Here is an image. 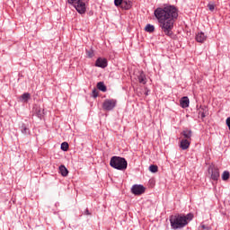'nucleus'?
<instances>
[{
  "label": "nucleus",
  "mask_w": 230,
  "mask_h": 230,
  "mask_svg": "<svg viewBox=\"0 0 230 230\" xmlns=\"http://www.w3.org/2000/svg\"><path fill=\"white\" fill-rule=\"evenodd\" d=\"M154 14L164 35L172 37V35H173V24H175V21H177V17H179V10H177V7H175V5L157 7Z\"/></svg>",
  "instance_id": "nucleus-1"
},
{
  "label": "nucleus",
  "mask_w": 230,
  "mask_h": 230,
  "mask_svg": "<svg viewBox=\"0 0 230 230\" xmlns=\"http://www.w3.org/2000/svg\"><path fill=\"white\" fill-rule=\"evenodd\" d=\"M170 223L172 229H182L188 226V222L193 220V214H178L170 217Z\"/></svg>",
  "instance_id": "nucleus-2"
},
{
  "label": "nucleus",
  "mask_w": 230,
  "mask_h": 230,
  "mask_svg": "<svg viewBox=\"0 0 230 230\" xmlns=\"http://www.w3.org/2000/svg\"><path fill=\"white\" fill-rule=\"evenodd\" d=\"M110 166H111V168H114L115 170H120L121 172H123L127 168V166H128V164L124 157L112 156L110 161Z\"/></svg>",
  "instance_id": "nucleus-3"
},
{
  "label": "nucleus",
  "mask_w": 230,
  "mask_h": 230,
  "mask_svg": "<svg viewBox=\"0 0 230 230\" xmlns=\"http://www.w3.org/2000/svg\"><path fill=\"white\" fill-rule=\"evenodd\" d=\"M68 4L75 6L76 12L81 15L85 13L87 8L85 7V0H67Z\"/></svg>",
  "instance_id": "nucleus-4"
},
{
  "label": "nucleus",
  "mask_w": 230,
  "mask_h": 230,
  "mask_svg": "<svg viewBox=\"0 0 230 230\" xmlns=\"http://www.w3.org/2000/svg\"><path fill=\"white\" fill-rule=\"evenodd\" d=\"M117 101L114 99H106L102 103L103 111H113L116 107Z\"/></svg>",
  "instance_id": "nucleus-5"
},
{
  "label": "nucleus",
  "mask_w": 230,
  "mask_h": 230,
  "mask_svg": "<svg viewBox=\"0 0 230 230\" xmlns=\"http://www.w3.org/2000/svg\"><path fill=\"white\" fill-rule=\"evenodd\" d=\"M208 173L212 181H218V179H220V171L218 170V167L210 165L208 167Z\"/></svg>",
  "instance_id": "nucleus-6"
},
{
  "label": "nucleus",
  "mask_w": 230,
  "mask_h": 230,
  "mask_svg": "<svg viewBox=\"0 0 230 230\" xmlns=\"http://www.w3.org/2000/svg\"><path fill=\"white\" fill-rule=\"evenodd\" d=\"M146 190V188H145V186L141 184H135L131 188V193H133V195H143V193H145Z\"/></svg>",
  "instance_id": "nucleus-7"
},
{
  "label": "nucleus",
  "mask_w": 230,
  "mask_h": 230,
  "mask_svg": "<svg viewBox=\"0 0 230 230\" xmlns=\"http://www.w3.org/2000/svg\"><path fill=\"white\" fill-rule=\"evenodd\" d=\"M108 63L106 58H99L95 61V66L96 67H102V69H105L107 67Z\"/></svg>",
  "instance_id": "nucleus-8"
},
{
  "label": "nucleus",
  "mask_w": 230,
  "mask_h": 230,
  "mask_svg": "<svg viewBox=\"0 0 230 230\" xmlns=\"http://www.w3.org/2000/svg\"><path fill=\"white\" fill-rule=\"evenodd\" d=\"M207 39H208V36H206V34H204V32H198L196 35L197 42H199L201 44L206 42Z\"/></svg>",
  "instance_id": "nucleus-9"
},
{
  "label": "nucleus",
  "mask_w": 230,
  "mask_h": 230,
  "mask_svg": "<svg viewBox=\"0 0 230 230\" xmlns=\"http://www.w3.org/2000/svg\"><path fill=\"white\" fill-rule=\"evenodd\" d=\"M120 8H122V10H130L132 8V1L123 0Z\"/></svg>",
  "instance_id": "nucleus-10"
},
{
  "label": "nucleus",
  "mask_w": 230,
  "mask_h": 230,
  "mask_svg": "<svg viewBox=\"0 0 230 230\" xmlns=\"http://www.w3.org/2000/svg\"><path fill=\"white\" fill-rule=\"evenodd\" d=\"M180 105L182 109L190 107V99L188 97H182L180 101Z\"/></svg>",
  "instance_id": "nucleus-11"
},
{
  "label": "nucleus",
  "mask_w": 230,
  "mask_h": 230,
  "mask_svg": "<svg viewBox=\"0 0 230 230\" xmlns=\"http://www.w3.org/2000/svg\"><path fill=\"white\" fill-rule=\"evenodd\" d=\"M181 135L183 136V137L185 139H191V136H193V132L191 131V129H184L182 132H181Z\"/></svg>",
  "instance_id": "nucleus-12"
},
{
  "label": "nucleus",
  "mask_w": 230,
  "mask_h": 230,
  "mask_svg": "<svg viewBox=\"0 0 230 230\" xmlns=\"http://www.w3.org/2000/svg\"><path fill=\"white\" fill-rule=\"evenodd\" d=\"M137 79L139 84H143V85L146 84V75H145V72L141 71Z\"/></svg>",
  "instance_id": "nucleus-13"
},
{
  "label": "nucleus",
  "mask_w": 230,
  "mask_h": 230,
  "mask_svg": "<svg viewBox=\"0 0 230 230\" xmlns=\"http://www.w3.org/2000/svg\"><path fill=\"white\" fill-rule=\"evenodd\" d=\"M190 140H188V139H182V140L181 141L180 146H181V150H188V148H190Z\"/></svg>",
  "instance_id": "nucleus-14"
},
{
  "label": "nucleus",
  "mask_w": 230,
  "mask_h": 230,
  "mask_svg": "<svg viewBox=\"0 0 230 230\" xmlns=\"http://www.w3.org/2000/svg\"><path fill=\"white\" fill-rule=\"evenodd\" d=\"M59 172L61 173L62 177H67L69 174V171L64 165L59 166Z\"/></svg>",
  "instance_id": "nucleus-15"
},
{
  "label": "nucleus",
  "mask_w": 230,
  "mask_h": 230,
  "mask_svg": "<svg viewBox=\"0 0 230 230\" xmlns=\"http://www.w3.org/2000/svg\"><path fill=\"white\" fill-rule=\"evenodd\" d=\"M97 89H99V91H102V93H107V86L103 82L97 83Z\"/></svg>",
  "instance_id": "nucleus-16"
},
{
  "label": "nucleus",
  "mask_w": 230,
  "mask_h": 230,
  "mask_svg": "<svg viewBox=\"0 0 230 230\" xmlns=\"http://www.w3.org/2000/svg\"><path fill=\"white\" fill-rule=\"evenodd\" d=\"M145 31H147V33H154L155 31V27L148 23L145 27Z\"/></svg>",
  "instance_id": "nucleus-17"
},
{
  "label": "nucleus",
  "mask_w": 230,
  "mask_h": 230,
  "mask_svg": "<svg viewBox=\"0 0 230 230\" xmlns=\"http://www.w3.org/2000/svg\"><path fill=\"white\" fill-rule=\"evenodd\" d=\"M30 98H31V95L28 93H24L22 95H21L20 100L21 102L26 103Z\"/></svg>",
  "instance_id": "nucleus-18"
},
{
  "label": "nucleus",
  "mask_w": 230,
  "mask_h": 230,
  "mask_svg": "<svg viewBox=\"0 0 230 230\" xmlns=\"http://www.w3.org/2000/svg\"><path fill=\"white\" fill-rule=\"evenodd\" d=\"M21 132L22 134H30V129L26 127V124H22Z\"/></svg>",
  "instance_id": "nucleus-19"
},
{
  "label": "nucleus",
  "mask_w": 230,
  "mask_h": 230,
  "mask_svg": "<svg viewBox=\"0 0 230 230\" xmlns=\"http://www.w3.org/2000/svg\"><path fill=\"white\" fill-rule=\"evenodd\" d=\"M61 150H63V152H67V150H69V144L67 142H63L61 144Z\"/></svg>",
  "instance_id": "nucleus-20"
},
{
  "label": "nucleus",
  "mask_w": 230,
  "mask_h": 230,
  "mask_svg": "<svg viewBox=\"0 0 230 230\" xmlns=\"http://www.w3.org/2000/svg\"><path fill=\"white\" fill-rule=\"evenodd\" d=\"M159 170V167H157V165H150L149 166V172H151L152 173H157V171Z\"/></svg>",
  "instance_id": "nucleus-21"
},
{
  "label": "nucleus",
  "mask_w": 230,
  "mask_h": 230,
  "mask_svg": "<svg viewBox=\"0 0 230 230\" xmlns=\"http://www.w3.org/2000/svg\"><path fill=\"white\" fill-rule=\"evenodd\" d=\"M200 109H201V111H199L201 114V118H206V114L208 112V107L202 106V107H200Z\"/></svg>",
  "instance_id": "nucleus-22"
},
{
  "label": "nucleus",
  "mask_w": 230,
  "mask_h": 230,
  "mask_svg": "<svg viewBox=\"0 0 230 230\" xmlns=\"http://www.w3.org/2000/svg\"><path fill=\"white\" fill-rule=\"evenodd\" d=\"M229 177H230L229 172L228 171H225L223 172V174H222V180L223 181H228Z\"/></svg>",
  "instance_id": "nucleus-23"
},
{
  "label": "nucleus",
  "mask_w": 230,
  "mask_h": 230,
  "mask_svg": "<svg viewBox=\"0 0 230 230\" xmlns=\"http://www.w3.org/2000/svg\"><path fill=\"white\" fill-rule=\"evenodd\" d=\"M207 6H208V10H209L210 12H214V11H215V4H213V3H208Z\"/></svg>",
  "instance_id": "nucleus-24"
},
{
  "label": "nucleus",
  "mask_w": 230,
  "mask_h": 230,
  "mask_svg": "<svg viewBox=\"0 0 230 230\" xmlns=\"http://www.w3.org/2000/svg\"><path fill=\"white\" fill-rule=\"evenodd\" d=\"M122 4H123V0H114L115 6H119V8H121Z\"/></svg>",
  "instance_id": "nucleus-25"
},
{
  "label": "nucleus",
  "mask_w": 230,
  "mask_h": 230,
  "mask_svg": "<svg viewBox=\"0 0 230 230\" xmlns=\"http://www.w3.org/2000/svg\"><path fill=\"white\" fill-rule=\"evenodd\" d=\"M92 96L93 98H98V90H96V88H94L92 92Z\"/></svg>",
  "instance_id": "nucleus-26"
},
{
  "label": "nucleus",
  "mask_w": 230,
  "mask_h": 230,
  "mask_svg": "<svg viewBox=\"0 0 230 230\" xmlns=\"http://www.w3.org/2000/svg\"><path fill=\"white\" fill-rule=\"evenodd\" d=\"M87 56L89 57V58H93V57H94V52L93 50H90L87 52Z\"/></svg>",
  "instance_id": "nucleus-27"
},
{
  "label": "nucleus",
  "mask_w": 230,
  "mask_h": 230,
  "mask_svg": "<svg viewBox=\"0 0 230 230\" xmlns=\"http://www.w3.org/2000/svg\"><path fill=\"white\" fill-rule=\"evenodd\" d=\"M37 116L40 118V119H42V111H40V110L37 111Z\"/></svg>",
  "instance_id": "nucleus-28"
},
{
  "label": "nucleus",
  "mask_w": 230,
  "mask_h": 230,
  "mask_svg": "<svg viewBox=\"0 0 230 230\" xmlns=\"http://www.w3.org/2000/svg\"><path fill=\"white\" fill-rule=\"evenodd\" d=\"M199 229H201V230H210L206 225H201Z\"/></svg>",
  "instance_id": "nucleus-29"
},
{
  "label": "nucleus",
  "mask_w": 230,
  "mask_h": 230,
  "mask_svg": "<svg viewBox=\"0 0 230 230\" xmlns=\"http://www.w3.org/2000/svg\"><path fill=\"white\" fill-rule=\"evenodd\" d=\"M84 215H91V212H89V209H88V208L85 209Z\"/></svg>",
  "instance_id": "nucleus-30"
}]
</instances>
